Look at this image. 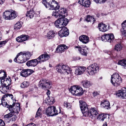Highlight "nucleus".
Here are the masks:
<instances>
[{
	"instance_id": "1",
	"label": "nucleus",
	"mask_w": 126,
	"mask_h": 126,
	"mask_svg": "<svg viewBox=\"0 0 126 126\" xmlns=\"http://www.w3.org/2000/svg\"><path fill=\"white\" fill-rule=\"evenodd\" d=\"M43 3L46 8L49 9L55 10L52 14V15L55 18H60L65 17L67 15V11L64 8L59 9L60 6L58 2L55 0H43Z\"/></svg>"
},
{
	"instance_id": "2",
	"label": "nucleus",
	"mask_w": 126,
	"mask_h": 126,
	"mask_svg": "<svg viewBox=\"0 0 126 126\" xmlns=\"http://www.w3.org/2000/svg\"><path fill=\"white\" fill-rule=\"evenodd\" d=\"M80 107L83 115L85 117L92 118L98 114L96 109L95 108H91L89 110L86 103L82 100H79Z\"/></svg>"
},
{
	"instance_id": "3",
	"label": "nucleus",
	"mask_w": 126,
	"mask_h": 126,
	"mask_svg": "<svg viewBox=\"0 0 126 126\" xmlns=\"http://www.w3.org/2000/svg\"><path fill=\"white\" fill-rule=\"evenodd\" d=\"M50 58V56L47 53L42 54L36 59L32 60V66H35L38 63L44 62L48 60Z\"/></svg>"
},
{
	"instance_id": "4",
	"label": "nucleus",
	"mask_w": 126,
	"mask_h": 126,
	"mask_svg": "<svg viewBox=\"0 0 126 126\" xmlns=\"http://www.w3.org/2000/svg\"><path fill=\"white\" fill-rule=\"evenodd\" d=\"M61 110L60 108L56 109L54 106L48 107L46 110V114L49 116H53L56 115L58 113H60Z\"/></svg>"
},
{
	"instance_id": "5",
	"label": "nucleus",
	"mask_w": 126,
	"mask_h": 126,
	"mask_svg": "<svg viewBox=\"0 0 126 126\" xmlns=\"http://www.w3.org/2000/svg\"><path fill=\"white\" fill-rule=\"evenodd\" d=\"M98 66L96 63L90 65L86 69L87 73L89 75L93 76L98 71Z\"/></svg>"
},
{
	"instance_id": "6",
	"label": "nucleus",
	"mask_w": 126,
	"mask_h": 126,
	"mask_svg": "<svg viewBox=\"0 0 126 126\" xmlns=\"http://www.w3.org/2000/svg\"><path fill=\"white\" fill-rule=\"evenodd\" d=\"M69 22V20L63 17L57 19L55 22V26L58 28H61L66 26Z\"/></svg>"
},
{
	"instance_id": "7",
	"label": "nucleus",
	"mask_w": 126,
	"mask_h": 126,
	"mask_svg": "<svg viewBox=\"0 0 126 126\" xmlns=\"http://www.w3.org/2000/svg\"><path fill=\"white\" fill-rule=\"evenodd\" d=\"M122 82L121 77L118 74H114L111 76L110 82L114 86H118Z\"/></svg>"
},
{
	"instance_id": "8",
	"label": "nucleus",
	"mask_w": 126,
	"mask_h": 126,
	"mask_svg": "<svg viewBox=\"0 0 126 126\" xmlns=\"http://www.w3.org/2000/svg\"><path fill=\"white\" fill-rule=\"evenodd\" d=\"M6 75L0 77L1 83L2 86L5 87L6 90H10L11 89V87L9 86L11 83V78L10 77L9 78H6Z\"/></svg>"
},
{
	"instance_id": "9",
	"label": "nucleus",
	"mask_w": 126,
	"mask_h": 126,
	"mask_svg": "<svg viewBox=\"0 0 126 126\" xmlns=\"http://www.w3.org/2000/svg\"><path fill=\"white\" fill-rule=\"evenodd\" d=\"M18 56L19 57L18 59L20 61H18L19 63H25L30 58L31 55L29 52H20L18 53Z\"/></svg>"
},
{
	"instance_id": "10",
	"label": "nucleus",
	"mask_w": 126,
	"mask_h": 126,
	"mask_svg": "<svg viewBox=\"0 0 126 126\" xmlns=\"http://www.w3.org/2000/svg\"><path fill=\"white\" fill-rule=\"evenodd\" d=\"M70 90L73 94L78 96L82 95L84 93L83 89L79 86H72L70 88Z\"/></svg>"
},
{
	"instance_id": "11",
	"label": "nucleus",
	"mask_w": 126,
	"mask_h": 126,
	"mask_svg": "<svg viewBox=\"0 0 126 126\" xmlns=\"http://www.w3.org/2000/svg\"><path fill=\"white\" fill-rule=\"evenodd\" d=\"M39 84L40 87L45 90L49 89L51 86V83L50 82L44 79H42L40 81Z\"/></svg>"
},
{
	"instance_id": "12",
	"label": "nucleus",
	"mask_w": 126,
	"mask_h": 126,
	"mask_svg": "<svg viewBox=\"0 0 126 126\" xmlns=\"http://www.w3.org/2000/svg\"><path fill=\"white\" fill-rule=\"evenodd\" d=\"M114 39V37L113 34H105L102 35L101 38V40L104 41L112 42Z\"/></svg>"
},
{
	"instance_id": "13",
	"label": "nucleus",
	"mask_w": 126,
	"mask_h": 126,
	"mask_svg": "<svg viewBox=\"0 0 126 126\" xmlns=\"http://www.w3.org/2000/svg\"><path fill=\"white\" fill-rule=\"evenodd\" d=\"M7 108H8L10 111H12L14 113H18L20 111V105L18 104H13L12 105H8Z\"/></svg>"
},
{
	"instance_id": "14",
	"label": "nucleus",
	"mask_w": 126,
	"mask_h": 126,
	"mask_svg": "<svg viewBox=\"0 0 126 126\" xmlns=\"http://www.w3.org/2000/svg\"><path fill=\"white\" fill-rule=\"evenodd\" d=\"M69 34L68 29L66 27H63L58 32V35L60 37L68 36Z\"/></svg>"
},
{
	"instance_id": "15",
	"label": "nucleus",
	"mask_w": 126,
	"mask_h": 126,
	"mask_svg": "<svg viewBox=\"0 0 126 126\" xmlns=\"http://www.w3.org/2000/svg\"><path fill=\"white\" fill-rule=\"evenodd\" d=\"M116 95L118 97L123 99L126 97V88H123L119 90L116 93Z\"/></svg>"
},
{
	"instance_id": "16",
	"label": "nucleus",
	"mask_w": 126,
	"mask_h": 126,
	"mask_svg": "<svg viewBox=\"0 0 126 126\" xmlns=\"http://www.w3.org/2000/svg\"><path fill=\"white\" fill-rule=\"evenodd\" d=\"M32 73V70L30 69H27L23 70L20 72L21 76L24 77L29 76Z\"/></svg>"
},
{
	"instance_id": "17",
	"label": "nucleus",
	"mask_w": 126,
	"mask_h": 126,
	"mask_svg": "<svg viewBox=\"0 0 126 126\" xmlns=\"http://www.w3.org/2000/svg\"><path fill=\"white\" fill-rule=\"evenodd\" d=\"M29 38L28 35H22L17 37L16 40L18 42L20 43L28 40Z\"/></svg>"
},
{
	"instance_id": "18",
	"label": "nucleus",
	"mask_w": 126,
	"mask_h": 126,
	"mask_svg": "<svg viewBox=\"0 0 126 126\" xmlns=\"http://www.w3.org/2000/svg\"><path fill=\"white\" fill-rule=\"evenodd\" d=\"M86 69V68L84 67H79L76 68L75 70V73L77 75H80L84 73Z\"/></svg>"
},
{
	"instance_id": "19",
	"label": "nucleus",
	"mask_w": 126,
	"mask_h": 126,
	"mask_svg": "<svg viewBox=\"0 0 126 126\" xmlns=\"http://www.w3.org/2000/svg\"><path fill=\"white\" fill-rule=\"evenodd\" d=\"M78 2L80 5L86 7H89L91 3L90 0H79Z\"/></svg>"
},
{
	"instance_id": "20",
	"label": "nucleus",
	"mask_w": 126,
	"mask_h": 126,
	"mask_svg": "<svg viewBox=\"0 0 126 126\" xmlns=\"http://www.w3.org/2000/svg\"><path fill=\"white\" fill-rule=\"evenodd\" d=\"M67 49V46L64 45H63L61 46H58L56 49V51L57 52L61 53Z\"/></svg>"
},
{
	"instance_id": "21",
	"label": "nucleus",
	"mask_w": 126,
	"mask_h": 126,
	"mask_svg": "<svg viewBox=\"0 0 126 126\" xmlns=\"http://www.w3.org/2000/svg\"><path fill=\"white\" fill-rule=\"evenodd\" d=\"M88 50V48L85 46H81V47H79V51L81 54L85 56H87Z\"/></svg>"
},
{
	"instance_id": "22",
	"label": "nucleus",
	"mask_w": 126,
	"mask_h": 126,
	"mask_svg": "<svg viewBox=\"0 0 126 126\" xmlns=\"http://www.w3.org/2000/svg\"><path fill=\"white\" fill-rule=\"evenodd\" d=\"M122 28L121 29V34L125 36H126V20L124 21L121 24Z\"/></svg>"
},
{
	"instance_id": "23",
	"label": "nucleus",
	"mask_w": 126,
	"mask_h": 126,
	"mask_svg": "<svg viewBox=\"0 0 126 126\" xmlns=\"http://www.w3.org/2000/svg\"><path fill=\"white\" fill-rule=\"evenodd\" d=\"M80 41L84 44H86L89 42V37L85 35H82L80 36L79 38Z\"/></svg>"
},
{
	"instance_id": "24",
	"label": "nucleus",
	"mask_w": 126,
	"mask_h": 126,
	"mask_svg": "<svg viewBox=\"0 0 126 126\" xmlns=\"http://www.w3.org/2000/svg\"><path fill=\"white\" fill-rule=\"evenodd\" d=\"M62 69L61 73H66L67 74H68L70 72V68L67 66L65 65H62Z\"/></svg>"
},
{
	"instance_id": "25",
	"label": "nucleus",
	"mask_w": 126,
	"mask_h": 126,
	"mask_svg": "<svg viewBox=\"0 0 126 126\" xmlns=\"http://www.w3.org/2000/svg\"><path fill=\"white\" fill-rule=\"evenodd\" d=\"M57 34L55 31L52 30H51L48 32L47 34V38L50 39L53 38Z\"/></svg>"
},
{
	"instance_id": "26",
	"label": "nucleus",
	"mask_w": 126,
	"mask_h": 126,
	"mask_svg": "<svg viewBox=\"0 0 126 126\" xmlns=\"http://www.w3.org/2000/svg\"><path fill=\"white\" fill-rule=\"evenodd\" d=\"M11 12L8 10L3 12V17L6 20H10Z\"/></svg>"
},
{
	"instance_id": "27",
	"label": "nucleus",
	"mask_w": 126,
	"mask_h": 126,
	"mask_svg": "<svg viewBox=\"0 0 126 126\" xmlns=\"http://www.w3.org/2000/svg\"><path fill=\"white\" fill-rule=\"evenodd\" d=\"M98 28L99 30L102 32H105L107 30L106 25L102 23L98 24Z\"/></svg>"
},
{
	"instance_id": "28",
	"label": "nucleus",
	"mask_w": 126,
	"mask_h": 126,
	"mask_svg": "<svg viewBox=\"0 0 126 126\" xmlns=\"http://www.w3.org/2000/svg\"><path fill=\"white\" fill-rule=\"evenodd\" d=\"M101 107L108 109L110 106V103L108 101L105 100L103 102L101 103Z\"/></svg>"
},
{
	"instance_id": "29",
	"label": "nucleus",
	"mask_w": 126,
	"mask_h": 126,
	"mask_svg": "<svg viewBox=\"0 0 126 126\" xmlns=\"http://www.w3.org/2000/svg\"><path fill=\"white\" fill-rule=\"evenodd\" d=\"M47 90V95L48 96L50 94V91L48 89ZM45 101L46 102V103L47 104V105H51L52 103H53L52 101H51L48 96L45 99Z\"/></svg>"
},
{
	"instance_id": "30",
	"label": "nucleus",
	"mask_w": 126,
	"mask_h": 126,
	"mask_svg": "<svg viewBox=\"0 0 126 126\" xmlns=\"http://www.w3.org/2000/svg\"><path fill=\"white\" fill-rule=\"evenodd\" d=\"M118 64L123 66L124 68L126 69V60H121L119 61Z\"/></svg>"
},
{
	"instance_id": "31",
	"label": "nucleus",
	"mask_w": 126,
	"mask_h": 126,
	"mask_svg": "<svg viewBox=\"0 0 126 126\" xmlns=\"http://www.w3.org/2000/svg\"><path fill=\"white\" fill-rule=\"evenodd\" d=\"M82 83L83 86L86 88L89 87L91 85L90 82L87 80L83 82Z\"/></svg>"
},
{
	"instance_id": "32",
	"label": "nucleus",
	"mask_w": 126,
	"mask_h": 126,
	"mask_svg": "<svg viewBox=\"0 0 126 126\" xmlns=\"http://www.w3.org/2000/svg\"><path fill=\"white\" fill-rule=\"evenodd\" d=\"M123 46L120 43L116 44L115 46L114 49L117 51H120L122 49Z\"/></svg>"
},
{
	"instance_id": "33",
	"label": "nucleus",
	"mask_w": 126,
	"mask_h": 126,
	"mask_svg": "<svg viewBox=\"0 0 126 126\" xmlns=\"http://www.w3.org/2000/svg\"><path fill=\"white\" fill-rule=\"evenodd\" d=\"M106 114H105L104 113H101L100 114H99L97 118L100 121H103L104 120V119L106 118Z\"/></svg>"
},
{
	"instance_id": "34",
	"label": "nucleus",
	"mask_w": 126,
	"mask_h": 126,
	"mask_svg": "<svg viewBox=\"0 0 126 126\" xmlns=\"http://www.w3.org/2000/svg\"><path fill=\"white\" fill-rule=\"evenodd\" d=\"M22 27L21 23L19 22H18L15 24L14 26V29L17 31L19 30Z\"/></svg>"
},
{
	"instance_id": "35",
	"label": "nucleus",
	"mask_w": 126,
	"mask_h": 126,
	"mask_svg": "<svg viewBox=\"0 0 126 126\" xmlns=\"http://www.w3.org/2000/svg\"><path fill=\"white\" fill-rule=\"evenodd\" d=\"M17 16V14L15 11L12 12H11L10 20L14 19L16 18Z\"/></svg>"
},
{
	"instance_id": "36",
	"label": "nucleus",
	"mask_w": 126,
	"mask_h": 126,
	"mask_svg": "<svg viewBox=\"0 0 126 126\" xmlns=\"http://www.w3.org/2000/svg\"><path fill=\"white\" fill-rule=\"evenodd\" d=\"M29 85V82L26 81H24L21 84L20 87L21 88H23L25 87H27Z\"/></svg>"
},
{
	"instance_id": "37",
	"label": "nucleus",
	"mask_w": 126,
	"mask_h": 126,
	"mask_svg": "<svg viewBox=\"0 0 126 126\" xmlns=\"http://www.w3.org/2000/svg\"><path fill=\"white\" fill-rule=\"evenodd\" d=\"M15 113L13 111H11L10 113L8 114L5 115L4 116L5 118H9L12 117V116Z\"/></svg>"
},
{
	"instance_id": "38",
	"label": "nucleus",
	"mask_w": 126,
	"mask_h": 126,
	"mask_svg": "<svg viewBox=\"0 0 126 126\" xmlns=\"http://www.w3.org/2000/svg\"><path fill=\"white\" fill-rule=\"evenodd\" d=\"M1 104L4 107L8 106V104L7 105V103L6 102V100L5 99H3V98H1Z\"/></svg>"
},
{
	"instance_id": "39",
	"label": "nucleus",
	"mask_w": 126,
	"mask_h": 126,
	"mask_svg": "<svg viewBox=\"0 0 126 126\" xmlns=\"http://www.w3.org/2000/svg\"><path fill=\"white\" fill-rule=\"evenodd\" d=\"M56 69L57 71L58 72L61 73L62 69V64H59L56 67Z\"/></svg>"
},
{
	"instance_id": "40",
	"label": "nucleus",
	"mask_w": 126,
	"mask_h": 126,
	"mask_svg": "<svg viewBox=\"0 0 126 126\" xmlns=\"http://www.w3.org/2000/svg\"><path fill=\"white\" fill-rule=\"evenodd\" d=\"M6 88L5 87L3 86L0 87V91L3 94H5L7 92V91L5 90Z\"/></svg>"
},
{
	"instance_id": "41",
	"label": "nucleus",
	"mask_w": 126,
	"mask_h": 126,
	"mask_svg": "<svg viewBox=\"0 0 126 126\" xmlns=\"http://www.w3.org/2000/svg\"><path fill=\"white\" fill-rule=\"evenodd\" d=\"M42 114L40 108H39L36 114L35 117H40Z\"/></svg>"
},
{
	"instance_id": "42",
	"label": "nucleus",
	"mask_w": 126,
	"mask_h": 126,
	"mask_svg": "<svg viewBox=\"0 0 126 126\" xmlns=\"http://www.w3.org/2000/svg\"><path fill=\"white\" fill-rule=\"evenodd\" d=\"M32 13L31 11V10H30V11H27V13L26 14V16L28 18H31Z\"/></svg>"
},
{
	"instance_id": "43",
	"label": "nucleus",
	"mask_w": 126,
	"mask_h": 126,
	"mask_svg": "<svg viewBox=\"0 0 126 126\" xmlns=\"http://www.w3.org/2000/svg\"><path fill=\"white\" fill-rule=\"evenodd\" d=\"M96 3H105L107 0H93Z\"/></svg>"
},
{
	"instance_id": "44",
	"label": "nucleus",
	"mask_w": 126,
	"mask_h": 126,
	"mask_svg": "<svg viewBox=\"0 0 126 126\" xmlns=\"http://www.w3.org/2000/svg\"><path fill=\"white\" fill-rule=\"evenodd\" d=\"M64 105L68 109L70 108L72 106L70 103L67 102L64 103Z\"/></svg>"
},
{
	"instance_id": "45",
	"label": "nucleus",
	"mask_w": 126,
	"mask_h": 126,
	"mask_svg": "<svg viewBox=\"0 0 126 126\" xmlns=\"http://www.w3.org/2000/svg\"><path fill=\"white\" fill-rule=\"evenodd\" d=\"M37 90V88L35 84H34L33 86V88H32V91L33 92H36Z\"/></svg>"
},
{
	"instance_id": "46",
	"label": "nucleus",
	"mask_w": 126,
	"mask_h": 126,
	"mask_svg": "<svg viewBox=\"0 0 126 126\" xmlns=\"http://www.w3.org/2000/svg\"><path fill=\"white\" fill-rule=\"evenodd\" d=\"M91 16L88 15L85 18V20L88 22L90 21V19Z\"/></svg>"
},
{
	"instance_id": "47",
	"label": "nucleus",
	"mask_w": 126,
	"mask_h": 126,
	"mask_svg": "<svg viewBox=\"0 0 126 126\" xmlns=\"http://www.w3.org/2000/svg\"><path fill=\"white\" fill-rule=\"evenodd\" d=\"M2 75H3V76H5L6 75V74L4 71L3 70H1L0 71V77H1V76H2ZM2 77V76H1V77Z\"/></svg>"
},
{
	"instance_id": "48",
	"label": "nucleus",
	"mask_w": 126,
	"mask_h": 126,
	"mask_svg": "<svg viewBox=\"0 0 126 126\" xmlns=\"http://www.w3.org/2000/svg\"><path fill=\"white\" fill-rule=\"evenodd\" d=\"M5 124L4 122L1 119H0V126H4Z\"/></svg>"
},
{
	"instance_id": "49",
	"label": "nucleus",
	"mask_w": 126,
	"mask_h": 126,
	"mask_svg": "<svg viewBox=\"0 0 126 126\" xmlns=\"http://www.w3.org/2000/svg\"><path fill=\"white\" fill-rule=\"evenodd\" d=\"M26 64L28 66H31L32 65V60H31L27 62L26 63Z\"/></svg>"
},
{
	"instance_id": "50",
	"label": "nucleus",
	"mask_w": 126,
	"mask_h": 126,
	"mask_svg": "<svg viewBox=\"0 0 126 126\" xmlns=\"http://www.w3.org/2000/svg\"><path fill=\"white\" fill-rule=\"evenodd\" d=\"M12 117V118L11 119L12 121H15L17 118V116L14 114Z\"/></svg>"
},
{
	"instance_id": "51",
	"label": "nucleus",
	"mask_w": 126,
	"mask_h": 126,
	"mask_svg": "<svg viewBox=\"0 0 126 126\" xmlns=\"http://www.w3.org/2000/svg\"><path fill=\"white\" fill-rule=\"evenodd\" d=\"M8 96L11 98L12 100H14V99L13 98V96L12 94H8Z\"/></svg>"
},
{
	"instance_id": "52",
	"label": "nucleus",
	"mask_w": 126,
	"mask_h": 126,
	"mask_svg": "<svg viewBox=\"0 0 126 126\" xmlns=\"http://www.w3.org/2000/svg\"><path fill=\"white\" fill-rule=\"evenodd\" d=\"M7 41L6 40H5L3 41H1L0 42V44L2 46V45H4L7 42Z\"/></svg>"
},
{
	"instance_id": "53",
	"label": "nucleus",
	"mask_w": 126,
	"mask_h": 126,
	"mask_svg": "<svg viewBox=\"0 0 126 126\" xmlns=\"http://www.w3.org/2000/svg\"><path fill=\"white\" fill-rule=\"evenodd\" d=\"M93 95L94 97H95L99 94L97 92H94L93 93Z\"/></svg>"
},
{
	"instance_id": "54",
	"label": "nucleus",
	"mask_w": 126,
	"mask_h": 126,
	"mask_svg": "<svg viewBox=\"0 0 126 126\" xmlns=\"http://www.w3.org/2000/svg\"><path fill=\"white\" fill-rule=\"evenodd\" d=\"M18 55H17L16 56V57L15 58V59L14 60V62H15L18 63V62H17V58H18Z\"/></svg>"
},
{
	"instance_id": "55",
	"label": "nucleus",
	"mask_w": 126,
	"mask_h": 126,
	"mask_svg": "<svg viewBox=\"0 0 126 126\" xmlns=\"http://www.w3.org/2000/svg\"><path fill=\"white\" fill-rule=\"evenodd\" d=\"M95 20L94 19V17H92V16H91V19H90V21L91 22H92V21H95Z\"/></svg>"
},
{
	"instance_id": "56",
	"label": "nucleus",
	"mask_w": 126,
	"mask_h": 126,
	"mask_svg": "<svg viewBox=\"0 0 126 126\" xmlns=\"http://www.w3.org/2000/svg\"><path fill=\"white\" fill-rule=\"evenodd\" d=\"M108 53L110 55V56H113V54L112 53V51H111L110 52H109Z\"/></svg>"
},
{
	"instance_id": "57",
	"label": "nucleus",
	"mask_w": 126,
	"mask_h": 126,
	"mask_svg": "<svg viewBox=\"0 0 126 126\" xmlns=\"http://www.w3.org/2000/svg\"><path fill=\"white\" fill-rule=\"evenodd\" d=\"M67 122L66 121H63V123L64 125H65L66 124L67 125V126L69 124V123H67Z\"/></svg>"
},
{
	"instance_id": "58",
	"label": "nucleus",
	"mask_w": 126,
	"mask_h": 126,
	"mask_svg": "<svg viewBox=\"0 0 126 126\" xmlns=\"http://www.w3.org/2000/svg\"><path fill=\"white\" fill-rule=\"evenodd\" d=\"M5 0H0V4H2L4 2Z\"/></svg>"
},
{
	"instance_id": "59",
	"label": "nucleus",
	"mask_w": 126,
	"mask_h": 126,
	"mask_svg": "<svg viewBox=\"0 0 126 126\" xmlns=\"http://www.w3.org/2000/svg\"><path fill=\"white\" fill-rule=\"evenodd\" d=\"M8 96V94H5L3 95V97L2 98H3V99H5V98Z\"/></svg>"
},
{
	"instance_id": "60",
	"label": "nucleus",
	"mask_w": 126,
	"mask_h": 126,
	"mask_svg": "<svg viewBox=\"0 0 126 126\" xmlns=\"http://www.w3.org/2000/svg\"><path fill=\"white\" fill-rule=\"evenodd\" d=\"M32 126H37V125L33 123H32Z\"/></svg>"
},
{
	"instance_id": "61",
	"label": "nucleus",
	"mask_w": 126,
	"mask_h": 126,
	"mask_svg": "<svg viewBox=\"0 0 126 126\" xmlns=\"http://www.w3.org/2000/svg\"><path fill=\"white\" fill-rule=\"evenodd\" d=\"M32 126V123H30L28 125H26L25 126Z\"/></svg>"
},
{
	"instance_id": "62",
	"label": "nucleus",
	"mask_w": 126,
	"mask_h": 126,
	"mask_svg": "<svg viewBox=\"0 0 126 126\" xmlns=\"http://www.w3.org/2000/svg\"><path fill=\"white\" fill-rule=\"evenodd\" d=\"M81 47V46H80V47H79L78 46H76L75 47L76 48H78L79 49V47ZM79 50V49H78Z\"/></svg>"
},
{
	"instance_id": "63",
	"label": "nucleus",
	"mask_w": 126,
	"mask_h": 126,
	"mask_svg": "<svg viewBox=\"0 0 126 126\" xmlns=\"http://www.w3.org/2000/svg\"><path fill=\"white\" fill-rule=\"evenodd\" d=\"M12 60H10L8 61V62L10 63H11L12 62Z\"/></svg>"
},
{
	"instance_id": "64",
	"label": "nucleus",
	"mask_w": 126,
	"mask_h": 126,
	"mask_svg": "<svg viewBox=\"0 0 126 126\" xmlns=\"http://www.w3.org/2000/svg\"><path fill=\"white\" fill-rule=\"evenodd\" d=\"M12 126H18V125L16 124H13L12 125Z\"/></svg>"
}]
</instances>
